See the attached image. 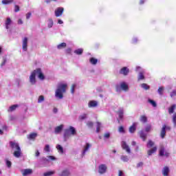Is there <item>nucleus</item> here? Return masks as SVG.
<instances>
[{"instance_id":"nucleus-1","label":"nucleus","mask_w":176,"mask_h":176,"mask_svg":"<svg viewBox=\"0 0 176 176\" xmlns=\"http://www.w3.org/2000/svg\"><path fill=\"white\" fill-rule=\"evenodd\" d=\"M36 75L38 79L41 80H45V74H43V72H42V69L37 68L34 69L30 76V82L31 85H35V83H36Z\"/></svg>"},{"instance_id":"nucleus-2","label":"nucleus","mask_w":176,"mask_h":176,"mask_svg":"<svg viewBox=\"0 0 176 176\" xmlns=\"http://www.w3.org/2000/svg\"><path fill=\"white\" fill-rule=\"evenodd\" d=\"M67 87H68L67 84H59L55 91V97L59 100H63L64 98V93L67 91Z\"/></svg>"},{"instance_id":"nucleus-3","label":"nucleus","mask_w":176,"mask_h":176,"mask_svg":"<svg viewBox=\"0 0 176 176\" xmlns=\"http://www.w3.org/2000/svg\"><path fill=\"white\" fill-rule=\"evenodd\" d=\"M71 135H76V129L75 127L70 126L69 129H65L64 138H69Z\"/></svg>"},{"instance_id":"nucleus-4","label":"nucleus","mask_w":176,"mask_h":176,"mask_svg":"<svg viewBox=\"0 0 176 176\" xmlns=\"http://www.w3.org/2000/svg\"><path fill=\"white\" fill-rule=\"evenodd\" d=\"M10 145L12 149L14 151L13 155H21V148H20V146L17 143L10 142Z\"/></svg>"},{"instance_id":"nucleus-5","label":"nucleus","mask_w":176,"mask_h":176,"mask_svg":"<svg viewBox=\"0 0 176 176\" xmlns=\"http://www.w3.org/2000/svg\"><path fill=\"white\" fill-rule=\"evenodd\" d=\"M166 130L170 131V130H171V127L168 126L166 124H164L162 126V128L161 129L160 134L161 138H162V139H164L166 137Z\"/></svg>"},{"instance_id":"nucleus-6","label":"nucleus","mask_w":176,"mask_h":176,"mask_svg":"<svg viewBox=\"0 0 176 176\" xmlns=\"http://www.w3.org/2000/svg\"><path fill=\"white\" fill-rule=\"evenodd\" d=\"M64 13V8L59 7L55 10V16L56 17H60V16H63Z\"/></svg>"},{"instance_id":"nucleus-7","label":"nucleus","mask_w":176,"mask_h":176,"mask_svg":"<svg viewBox=\"0 0 176 176\" xmlns=\"http://www.w3.org/2000/svg\"><path fill=\"white\" fill-rule=\"evenodd\" d=\"M98 173L100 174H105L107 173V165L102 164L99 166Z\"/></svg>"},{"instance_id":"nucleus-8","label":"nucleus","mask_w":176,"mask_h":176,"mask_svg":"<svg viewBox=\"0 0 176 176\" xmlns=\"http://www.w3.org/2000/svg\"><path fill=\"white\" fill-rule=\"evenodd\" d=\"M28 46V38L25 37L23 40L22 49L24 52H27Z\"/></svg>"},{"instance_id":"nucleus-9","label":"nucleus","mask_w":176,"mask_h":176,"mask_svg":"<svg viewBox=\"0 0 176 176\" xmlns=\"http://www.w3.org/2000/svg\"><path fill=\"white\" fill-rule=\"evenodd\" d=\"M129 72H130V70L127 67H124L120 70V74L121 75H124V76H127V75H129Z\"/></svg>"},{"instance_id":"nucleus-10","label":"nucleus","mask_w":176,"mask_h":176,"mask_svg":"<svg viewBox=\"0 0 176 176\" xmlns=\"http://www.w3.org/2000/svg\"><path fill=\"white\" fill-rule=\"evenodd\" d=\"M122 149H124V151H126L127 153H131L130 147L129 146V145H127V143H126V142L124 141L122 142Z\"/></svg>"},{"instance_id":"nucleus-11","label":"nucleus","mask_w":176,"mask_h":176,"mask_svg":"<svg viewBox=\"0 0 176 176\" xmlns=\"http://www.w3.org/2000/svg\"><path fill=\"white\" fill-rule=\"evenodd\" d=\"M136 131H137V123L133 122L132 125L129 127V133L133 134L135 133Z\"/></svg>"},{"instance_id":"nucleus-12","label":"nucleus","mask_w":176,"mask_h":176,"mask_svg":"<svg viewBox=\"0 0 176 176\" xmlns=\"http://www.w3.org/2000/svg\"><path fill=\"white\" fill-rule=\"evenodd\" d=\"M91 147V144L90 143H86L85 146H84V149L82 151V155H85L86 152H89V149Z\"/></svg>"},{"instance_id":"nucleus-13","label":"nucleus","mask_w":176,"mask_h":176,"mask_svg":"<svg viewBox=\"0 0 176 176\" xmlns=\"http://www.w3.org/2000/svg\"><path fill=\"white\" fill-rule=\"evenodd\" d=\"M145 79V72H140L138 76V80L140 82V80H144Z\"/></svg>"},{"instance_id":"nucleus-14","label":"nucleus","mask_w":176,"mask_h":176,"mask_svg":"<svg viewBox=\"0 0 176 176\" xmlns=\"http://www.w3.org/2000/svg\"><path fill=\"white\" fill-rule=\"evenodd\" d=\"M169 173H170V168H168V166H165L162 170V175L168 176Z\"/></svg>"},{"instance_id":"nucleus-15","label":"nucleus","mask_w":176,"mask_h":176,"mask_svg":"<svg viewBox=\"0 0 176 176\" xmlns=\"http://www.w3.org/2000/svg\"><path fill=\"white\" fill-rule=\"evenodd\" d=\"M97 105H98V103H97V101L96 100H91L88 104V106L89 108H96Z\"/></svg>"},{"instance_id":"nucleus-16","label":"nucleus","mask_w":176,"mask_h":176,"mask_svg":"<svg viewBox=\"0 0 176 176\" xmlns=\"http://www.w3.org/2000/svg\"><path fill=\"white\" fill-rule=\"evenodd\" d=\"M157 151V147L155 146L151 149L147 151V155H153V153H156Z\"/></svg>"},{"instance_id":"nucleus-17","label":"nucleus","mask_w":176,"mask_h":176,"mask_svg":"<svg viewBox=\"0 0 176 176\" xmlns=\"http://www.w3.org/2000/svg\"><path fill=\"white\" fill-rule=\"evenodd\" d=\"M12 24V19L10 18H7L5 22V25L6 30H9V26Z\"/></svg>"},{"instance_id":"nucleus-18","label":"nucleus","mask_w":176,"mask_h":176,"mask_svg":"<svg viewBox=\"0 0 176 176\" xmlns=\"http://www.w3.org/2000/svg\"><path fill=\"white\" fill-rule=\"evenodd\" d=\"M17 108H19V104H13L10 107L8 111V112H13V111H16V109Z\"/></svg>"},{"instance_id":"nucleus-19","label":"nucleus","mask_w":176,"mask_h":176,"mask_svg":"<svg viewBox=\"0 0 176 176\" xmlns=\"http://www.w3.org/2000/svg\"><path fill=\"white\" fill-rule=\"evenodd\" d=\"M140 137L143 141H146V134L144 133L143 131L140 132Z\"/></svg>"},{"instance_id":"nucleus-20","label":"nucleus","mask_w":176,"mask_h":176,"mask_svg":"<svg viewBox=\"0 0 176 176\" xmlns=\"http://www.w3.org/2000/svg\"><path fill=\"white\" fill-rule=\"evenodd\" d=\"M30 174H32V169H25L23 173V176L30 175Z\"/></svg>"},{"instance_id":"nucleus-21","label":"nucleus","mask_w":176,"mask_h":176,"mask_svg":"<svg viewBox=\"0 0 176 176\" xmlns=\"http://www.w3.org/2000/svg\"><path fill=\"white\" fill-rule=\"evenodd\" d=\"M64 127V126L63 124L58 126H56L55 128V133L56 134H58V133H60V131L63 130V128Z\"/></svg>"},{"instance_id":"nucleus-22","label":"nucleus","mask_w":176,"mask_h":176,"mask_svg":"<svg viewBox=\"0 0 176 176\" xmlns=\"http://www.w3.org/2000/svg\"><path fill=\"white\" fill-rule=\"evenodd\" d=\"M37 136H38V134H36V133H30V134L28 135V138L29 140H35Z\"/></svg>"},{"instance_id":"nucleus-23","label":"nucleus","mask_w":176,"mask_h":176,"mask_svg":"<svg viewBox=\"0 0 176 176\" xmlns=\"http://www.w3.org/2000/svg\"><path fill=\"white\" fill-rule=\"evenodd\" d=\"M71 173H69V170L67 169H65L62 171L60 176H69Z\"/></svg>"},{"instance_id":"nucleus-24","label":"nucleus","mask_w":176,"mask_h":176,"mask_svg":"<svg viewBox=\"0 0 176 176\" xmlns=\"http://www.w3.org/2000/svg\"><path fill=\"white\" fill-rule=\"evenodd\" d=\"M65 47H67V43H62L57 45V49L59 50H61V49H65Z\"/></svg>"},{"instance_id":"nucleus-25","label":"nucleus","mask_w":176,"mask_h":176,"mask_svg":"<svg viewBox=\"0 0 176 176\" xmlns=\"http://www.w3.org/2000/svg\"><path fill=\"white\" fill-rule=\"evenodd\" d=\"M117 113L118 114V117L120 119V120H122V119H123V115H124L123 109H119Z\"/></svg>"},{"instance_id":"nucleus-26","label":"nucleus","mask_w":176,"mask_h":176,"mask_svg":"<svg viewBox=\"0 0 176 176\" xmlns=\"http://www.w3.org/2000/svg\"><path fill=\"white\" fill-rule=\"evenodd\" d=\"M176 105L173 104L170 107L168 108V113L171 115V113H174V111L175 109Z\"/></svg>"},{"instance_id":"nucleus-27","label":"nucleus","mask_w":176,"mask_h":176,"mask_svg":"<svg viewBox=\"0 0 176 176\" xmlns=\"http://www.w3.org/2000/svg\"><path fill=\"white\" fill-rule=\"evenodd\" d=\"M14 0H2L1 3L3 5H10V3H13Z\"/></svg>"},{"instance_id":"nucleus-28","label":"nucleus","mask_w":176,"mask_h":176,"mask_svg":"<svg viewBox=\"0 0 176 176\" xmlns=\"http://www.w3.org/2000/svg\"><path fill=\"white\" fill-rule=\"evenodd\" d=\"M120 86H121V89H122V90H124L125 91H126V90H129V85H127L124 82L121 83Z\"/></svg>"},{"instance_id":"nucleus-29","label":"nucleus","mask_w":176,"mask_h":176,"mask_svg":"<svg viewBox=\"0 0 176 176\" xmlns=\"http://www.w3.org/2000/svg\"><path fill=\"white\" fill-rule=\"evenodd\" d=\"M140 122H142V123H146V122H148V118H146V116H141Z\"/></svg>"},{"instance_id":"nucleus-30","label":"nucleus","mask_w":176,"mask_h":176,"mask_svg":"<svg viewBox=\"0 0 176 176\" xmlns=\"http://www.w3.org/2000/svg\"><path fill=\"white\" fill-rule=\"evenodd\" d=\"M141 87L142 89H144V90H149V89H151V87L149 85H148V84H146V83H142L141 85Z\"/></svg>"},{"instance_id":"nucleus-31","label":"nucleus","mask_w":176,"mask_h":176,"mask_svg":"<svg viewBox=\"0 0 176 176\" xmlns=\"http://www.w3.org/2000/svg\"><path fill=\"white\" fill-rule=\"evenodd\" d=\"M91 64H92L93 65H96V64H97V63H98V60H97V58H91L89 60Z\"/></svg>"},{"instance_id":"nucleus-32","label":"nucleus","mask_w":176,"mask_h":176,"mask_svg":"<svg viewBox=\"0 0 176 176\" xmlns=\"http://www.w3.org/2000/svg\"><path fill=\"white\" fill-rule=\"evenodd\" d=\"M56 149L58 150V152H60V153H64V149L63 148V146H61V145L58 144L56 146Z\"/></svg>"},{"instance_id":"nucleus-33","label":"nucleus","mask_w":176,"mask_h":176,"mask_svg":"<svg viewBox=\"0 0 176 176\" xmlns=\"http://www.w3.org/2000/svg\"><path fill=\"white\" fill-rule=\"evenodd\" d=\"M153 145H155V142H153V141L152 140H148V142H147V148H152Z\"/></svg>"},{"instance_id":"nucleus-34","label":"nucleus","mask_w":176,"mask_h":176,"mask_svg":"<svg viewBox=\"0 0 176 176\" xmlns=\"http://www.w3.org/2000/svg\"><path fill=\"white\" fill-rule=\"evenodd\" d=\"M87 126L89 127V129H93V126H94V123L91 121H88L87 122Z\"/></svg>"},{"instance_id":"nucleus-35","label":"nucleus","mask_w":176,"mask_h":176,"mask_svg":"<svg viewBox=\"0 0 176 176\" xmlns=\"http://www.w3.org/2000/svg\"><path fill=\"white\" fill-rule=\"evenodd\" d=\"M47 157V159L44 160L46 162H49L50 160H56V157L53 155H48Z\"/></svg>"},{"instance_id":"nucleus-36","label":"nucleus","mask_w":176,"mask_h":176,"mask_svg":"<svg viewBox=\"0 0 176 176\" xmlns=\"http://www.w3.org/2000/svg\"><path fill=\"white\" fill-rule=\"evenodd\" d=\"M163 91H164V87H160L158 88V93L160 96H163Z\"/></svg>"},{"instance_id":"nucleus-37","label":"nucleus","mask_w":176,"mask_h":176,"mask_svg":"<svg viewBox=\"0 0 176 176\" xmlns=\"http://www.w3.org/2000/svg\"><path fill=\"white\" fill-rule=\"evenodd\" d=\"M119 133H122V134H124L126 133V131H124V127L123 126H120L118 128Z\"/></svg>"},{"instance_id":"nucleus-38","label":"nucleus","mask_w":176,"mask_h":176,"mask_svg":"<svg viewBox=\"0 0 176 176\" xmlns=\"http://www.w3.org/2000/svg\"><path fill=\"white\" fill-rule=\"evenodd\" d=\"M74 53H75L76 54L80 55V54H82L83 53V50H82V49H78V50H76L74 51Z\"/></svg>"},{"instance_id":"nucleus-39","label":"nucleus","mask_w":176,"mask_h":176,"mask_svg":"<svg viewBox=\"0 0 176 176\" xmlns=\"http://www.w3.org/2000/svg\"><path fill=\"white\" fill-rule=\"evenodd\" d=\"M148 102H150L151 104V105L153 107H154V108H155V107H157L156 102H155V100H153L148 99Z\"/></svg>"},{"instance_id":"nucleus-40","label":"nucleus","mask_w":176,"mask_h":176,"mask_svg":"<svg viewBox=\"0 0 176 176\" xmlns=\"http://www.w3.org/2000/svg\"><path fill=\"white\" fill-rule=\"evenodd\" d=\"M165 151L164 146H161L160 148V155H164Z\"/></svg>"},{"instance_id":"nucleus-41","label":"nucleus","mask_w":176,"mask_h":176,"mask_svg":"<svg viewBox=\"0 0 176 176\" xmlns=\"http://www.w3.org/2000/svg\"><path fill=\"white\" fill-rule=\"evenodd\" d=\"M86 118H87V114H82V115H81L78 117V119L80 120H85V119H86Z\"/></svg>"},{"instance_id":"nucleus-42","label":"nucleus","mask_w":176,"mask_h":176,"mask_svg":"<svg viewBox=\"0 0 176 176\" xmlns=\"http://www.w3.org/2000/svg\"><path fill=\"white\" fill-rule=\"evenodd\" d=\"M53 174H54V171H49L47 173H44L43 176H50L53 175Z\"/></svg>"},{"instance_id":"nucleus-43","label":"nucleus","mask_w":176,"mask_h":176,"mask_svg":"<svg viewBox=\"0 0 176 176\" xmlns=\"http://www.w3.org/2000/svg\"><path fill=\"white\" fill-rule=\"evenodd\" d=\"M45 152H50V146L49 144H46L45 148H44Z\"/></svg>"},{"instance_id":"nucleus-44","label":"nucleus","mask_w":176,"mask_h":176,"mask_svg":"<svg viewBox=\"0 0 176 176\" xmlns=\"http://www.w3.org/2000/svg\"><path fill=\"white\" fill-rule=\"evenodd\" d=\"M6 164L7 166V167H8L9 168H10V167H12V162L6 160Z\"/></svg>"},{"instance_id":"nucleus-45","label":"nucleus","mask_w":176,"mask_h":176,"mask_svg":"<svg viewBox=\"0 0 176 176\" xmlns=\"http://www.w3.org/2000/svg\"><path fill=\"white\" fill-rule=\"evenodd\" d=\"M151 130H152V126L151 125H147L146 129H145V131L146 133H149V131H151Z\"/></svg>"},{"instance_id":"nucleus-46","label":"nucleus","mask_w":176,"mask_h":176,"mask_svg":"<svg viewBox=\"0 0 176 176\" xmlns=\"http://www.w3.org/2000/svg\"><path fill=\"white\" fill-rule=\"evenodd\" d=\"M75 87H76V85L75 84H73L71 87L72 94H74V93H75Z\"/></svg>"},{"instance_id":"nucleus-47","label":"nucleus","mask_w":176,"mask_h":176,"mask_svg":"<svg viewBox=\"0 0 176 176\" xmlns=\"http://www.w3.org/2000/svg\"><path fill=\"white\" fill-rule=\"evenodd\" d=\"M53 27V19H49L48 28H52Z\"/></svg>"},{"instance_id":"nucleus-48","label":"nucleus","mask_w":176,"mask_h":176,"mask_svg":"<svg viewBox=\"0 0 176 176\" xmlns=\"http://www.w3.org/2000/svg\"><path fill=\"white\" fill-rule=\"evenodd\" d=\"M42 101H45V97L43 96H40L38 99V102H42Z\"/></svg>"},{"instance_id":"nucleus-49","label":"nucleus","mask_w":176,"mask_h":176,"mask_svg":"<svg viewBox=\"0 0 176 176\" xmlns=\"http://www.w3.org/2000/svg\"><path fill=\"white\" fill-rule=\"evenodd\" d=\"M14 12H15V13L20 12V6H19L18 5H15L14 6Z\"/></svg>"},{"instance_id":"nucleus-50","label":"nucleus","mask_w":176,"mask_h":176,"mask_svg":"<svg viewBox=\"0 0 176 176\" xmlns=\"http://www.w3.org/2000/svg\"><path fill=\"white\" fill-rule=\"evenodd\" d=\"M121 159L123 162H129V157L126 155H122Z\"/></svg>"},{"instance_id":"nucleus-51","label":"nucleus","mask_w":176,"mask_h":176,"mask_svg":"<svg viewBox=\"0 0 176 176\" xmlns=\"http://www.w3.org/2000/svg\"><path fill=\"white\" fill-rule=\"evenodd\" d=\"M173 122L174 123L175 126H176V113H174V114H173Z\"/></svg>"},{"instance_id":"nucleus-52","label":"nucleus","mask_w":176,"mask_h":176,"mask_svg":"<svg viewBox=\"0 0 176 176\" xmlns=\"http://www.w3.org/2000/svg\"><path fill=\"white\" fill-rule=\"evenodd\" d=\"M72 52V50H71V48H67L66 50H65V53L66 54H71V52Z\"/></svg>"},{"instance_id":"nucleus-53","label":"nucleus","mask_w":176,"mask_h":176,"mask_svg":"<svg viewBox=\"0 0 176 176\" xmlns=\"http://www.w3.org/2000/svg\"><path fill=\"white\" fill-rule=\"evenodd\" d=\"M176 96V90H173L171 93H170V97H175Z\"/></svg>"},{"instance_id":"nucleus-54","label":"nucleus","mask_w":176,"mask_h":176,"mask_svg":"<svg viewBox=\"0 0 176 176\" xmlns=\"http://www.w3.org/2000/svg\"><path fill=\"white\" fill-rule=\"evenodd\" d=\"M31 16H32V14L31 12H28L26 14V19H27V20H28L30 19V17H31Z\"/></svg>"},{"instance_id":"nucleus-55","label":"nucleus","mask_w":176,"mask_h":176,"mask_svg":"<svg viewBox=\"0 0 176 176\" xmlns=\"http://www.w3.org/2000/svg\"><path fill=\"white\" fill-rule=\"evenodd\" d=\"M104 138H109V137H111V133H104Z\"/></svg>"},{"instance_id":"nucleus-56","label":"nucleus","mask_w":176,"mask_h":176,"mask_svg":"<svg viewBox=\"0 0 176 176\" xmlns=\"http://www.w3.org/2000/svg\"><path fill=\"white\" fill-rule=\"evenodd\" d=\"M118 176H124V173L122 170H118Z\"/></svg>"},{"instance_id":"nucleus-57","label":"nucleus","mask_w":176,"mask_h":176,"mask_svg":"<svg viewBox=\"0 0 176 176\" xmlns=\"http://www.w3.org/2000/svg\"><path fill=\"white\" fill-rule=\"evenodd\" d=\"M96 124H97V126H96L97 129H101V122H97Z\"/></svg>"},{"instance_id":"nucleus-58","label":"nucleus","mask_w":176,"mask_h":176,"mask_svg":"<svg viewBox=\"0 0 176 176\" xmlns=\"http://www.w3.org/2000/svg\"><path fill=\"white\" fill-rule=\"evenodd\" d=\"M142 166H144V163L142 162H140L137 164V167H142Z\"/></svg>"},{"instance_id":"nucleus-59","label":"nucleus","mask_w":176,"mask_h":176,"mask_svg":"<svg viewBox=\"0 0 176 176\" xmlns=\"http://www.w3.org/2000/svg\"><path fill=\"white\" fill-rule=\"evenodd\" d=\"M56 2L57 0H45L46 3H50L52 1Z\"/></svg>"},{"instance_id":"nucleus-60","label":"nucleus","mask_w":176,"mask_h":176,"mask_svg":"<svg viewBox=\"0 0 176 176\" xmlns=\"http://www.w3.org/2000/svg\"><path fill=\"white\" fill-rule=\"evenodd\" d=\"M53 112H54V113H57V112H58V109H57V108L54 107L53 109Z\"/></svg>"},{"instance_id":"nucleus-61","label":"nucleus","mask_w":176,"mask_h":176,"mask_svg":"<svg viewBox=\"0 0 176 176\" xmlns=\"http://www.w3.org/2000/svg\"><path fill=\"white\" fill-rule=\"evenodd\" d=\"M18 24H19V25L23 24V20H21V19H19L18 20Z\"/></svg>"},{"instance_id":"nucleus-62","label":"nucleus","mask_w":176,"mask_h":176,"mask_svg":"<svg viewBox=\"0 0 176 176\" xmlns=\"http://www.w3.org/2000/svg\"><path fill=\"white\" fill-rule=\"evenodd\" d=\"M5 64H6V59H4L3 63L1 64V67H3V65H5Z\"/></svg>"},{"instance_id":"nucleus-63","label":"nucleus","mask_w":176,"mask_h":176,"mask_svg":"<svg viewBox=\"0 0 176 176\" xmlns=\"http://www.w3.org/2000/svg\"><path fill=\"white\" fill-rule=\"evenodd\" d=\"M63 21L61 19L58 20V24H63Z\"/></svg>"},{"instance_id":"nucleus-64","label":"nucleus","mask_w":176,"mask_h":176,"mask_svg":"<svg viewBox=\"0 0 176 176\" xmlns=\"http://www.w3.org/2000/svg\"><path fill=\"white\" fill-rule=\"evenodd\" d=\"M131 145H133V146H135L137 145V142L133 141Z\"/></svg>"}]
</instances>
